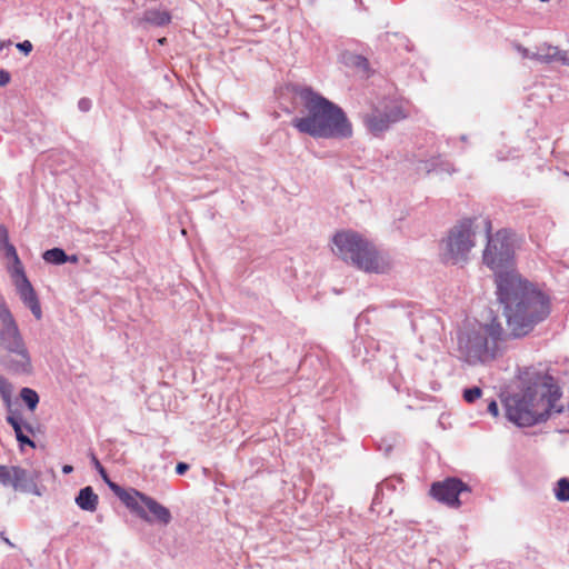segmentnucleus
<instances>
[{"label":"nucleus","mask_w":569,"mask_h":569,"mask_svg":"<svg viewBox=\"0 0 569 569\" xmlns=\"http://www.w3.org/2000/svg\"><path fill=\"white\" fill-rule=\"evenodd\" d=\"M497 293L505 306L507 323L515 337L528 335L550 313L549 298L522 280L517 272L499 274Z\"/></svg>","instance_id":"1"},{"label":"nucleus","mask_w":569,"mask_h":569,"mask_svg":"<svg viewBox=\"0 0 569 569\" xmlns=\"http://www.w3.org/2000/svg\"><path fill=\"white\" fill-rule=\"evenodd\" d=\"M292 92L300 99L305 111L291 122L299 132L323 139L352 137V123L338 104L307 86H295Z\"/></svg>","instance_id":"2"},{"label":"nucleus","mask_w":569,"mask_h":569,"mask_svg":"<svg viewBox=\"0 0 569 569\" xmlns=\"http://www.w3.org/2000/svg\"><path fill=\"white\" fill-rule=\"evenodd\" d=\"M560 398L558 389L533 385L522 393L510 396L505 401L507 418L519 427H530L549 417L553 402Z\"/></svg>","instance_id":"3"},{"label":"nucleus","mask_w":569,"mask_h":569,"mask_svg":"<svg viewBox=\"0 0 569 569\" xmlns=\"http://www.w3.org/2000/svg\"><path fill=\"white\" fill-rule=\"evenodd\" d=\"M503 328L497 318L488 323H479L458 335V351L469 365L486 363L499 353Z\"/></svg>","instance_id":"4"},{"label":"nucleus","mask_w":569,"mask_h":569,"mask_svg":"<svg viewBox=\"0 0 569 569\" xmlns=\"http://www.w3.org/2000/svg\"><path fill=\"white\" fill-rule=\"evenodd\" d=\"M0 361L14 373H29L31 359L10 310L0 305Z\"/></svg>","instance_id":"5"},{"label":"nucleus","mask_w":569,"mask_h":569,"mask_svg":"<svg viewBox=\"0 0 569 569\" xmlns=\"http://www.w3.org/2000/svg\"><path fill=\"white\" fill-rule=\"evenodd\" d=\"M337 254L350 260L357 268L366 272H385L388 264L378 254L375 247L353 231H341L333 237Z\"/></svg>","instance_id":"6"},{"label":"nucleus","mask_w":569,"mask_h":569,"mask_svg":"<svg viewBox=\"0 0 569 569\" xmlns=\"http://www.w3.org/2000/svg\"><path fill=\"white\" fill-rule=\"evenodd\" d=\"M486 232L488 234V243L483 251V262L496 272V281L500 273L508 271L516 272L511 267L512 260V244L510 234L507 230H499L495 236H491L492 223L486 220Z\"/></svg>","instance_id":"7"},{"label":"nucleus","mask_w":569,"mask_h":569,"mask_svg":"<svg viewBox=\"0 0 569 569\" xmlns=\"http://www.w3.org/2000/svg\"><path fill=\"white\" fill-rule=\"evenodd\" d=\"M475 234L472 219H463L453 226L442 241V259L453 264L466 261L476 246Z\"/></svg>","instance_id":"8"},{"label":"nucleus","mask_w":569,"mask_h":569,"mask_svg":"<svg viewBox=\"0 0 569 569\" xmlns=\"http://www.w3.org/2000/svg\"><path fill=\"white\" fill-rule=\"evenodd\" d=\"M469 492L468 486L457 478H447L443 481H437L431 485L430 495L449 507H459V496Z\"/></svg>","instance_id":"9"},{"label":"nucleus","mask_w":569,"mask_h":569,"mask_svg":"<svg viewBox=\"0 0 569 569\" xmlns=\"http://www.w3.org/2000/svg\"><path fill=\"white\" fill-rule=\"evenodd\" d=\"M30 473L19 466H0V483L14 490L26 491L32 485Z\"/></svg>","instance_id":"10"},{"label":"nucleus","mask_w":569,"mask_h":569,"mask_svg":"<svg viewBox=\"0 0 569 569\" xmlns=\"http://www.w3.org/2000/svg\"><path fill=\"white\" fill-rule=\"evenodd\" d=\"M402 118H405V114L398 109L391 112H381L375 110L366 117L365 123L368 130L377 136L386 131L392 122H396Z\"/></svg>","instance_id":"11"},{"label":"nucleus","mask_w":569,"mask_h":569,"mask_svg":"<svg viewBox=\"0 0 569 569\" xmlns=\"http://www.w3.org/2000/svg\"><path fill=\"white\" fill-rule=\"evenodd\" d=\"M14 286L23 303L31 310L37 319H40L42 316L40 302L30 281H22Z\"/></svg>","instance_id":"12"},{"label":"nucleus","mask_w":569,"mask_h":569,"mask_svg":"<svg viewBox=\"0 0 569 569\" xmlns=\"http://www.w3.org/2000/svg\"><path fill=\"white\" fill-rule=\"evenodd\" d=\"M129 509L139 515L142 519L150 521L149 516L144 510V499H148V496L139 492L138 490H124V492L119 498Z\"/></svg>","instance_id":"13"},{"label":"nucleus","mask_w":569,"mask_h":569,"mask_svg":"<svg viewBox=\"0 0 569 569\" xmlns=\"http://www.w3.org/2000/svg\"><path fill=\"white\" fill-rule=\"evenodd\" d=\"M143 508H147L152 515V519L150 518V521L156 520L164 526L171 521L170 510L150 497L144 499Z\"/></svg>","instance_id":"14"},{"label":"nucleus","mask_w":569,"mask_h":569,"mask_svg":"<svg viewBox=\"0 0 569 569\" xmlns=\"http://www.w3.org/2000/svg\"><path fill=\"white\" fill-rule=\"evenodd\" d=\"M76 503L80 509L93 512L97 510L99 498L98 495L94 493L93 489L88 486L79 491L76 498Z\"/></svg>","instance_id":"15"},{"label":"nucleus","mask_w":569,"mask_h":569,"mask_svg":"<svg viewBox=\"0 0 569 569\" xmlns=\"http://www.w3.org/2000/svg\"><path fill=\"white\" fill-rule=\"evenodd\" d=\"M563 56L565 54H563L562 50H559L557 47H550V46L532 56H528L527 51H525V57L535 59L542 63H551V62H561L562 63Z\"/></svg>","instance_id":"16"},{"label":"nucleus","mask_w":569,"mask_h":569,"mask_svg":"<svg viewBox=\"0 0 569 569\" xmlns=\"http://www.w3.org/2000/svg\"><path fill=\"white\" fill-rule=\"evenodd\" d=\"M142 21L153 26L161 27L170 23L171 16L168 11L151 9L144 12Z\"/></svg>","instance_id":"17"},{"label":"nucleus","mask_w":569,"mask_h":569,"mask_svg":"<svg viewBox=\"0 0 569 569\" xmlns=\"http://www.w3.org/2000/svg\"><path fill=\"white\" fill-rule=\"evenodd\" d=\"M7 422L13 428L16 437H17V440L21 445H28L31 448L36 447V443L28 436H26L23 433L20 420L17 417H14L12 415L8 416L7 417Z\"/></svg>","instance_id":"18"},{"label":"nucleus","mask_w":569,"mask_h":569,"mask_svg":"<svg viewBox=\"0 0 569 569\" xmlns=\"http://www.w3.org/2000/svg\"><path fill=\"white\" fill-rule=\"evenodd\" d=\"M43 259L48 263L62 264L69 260V257L60 248L49 249L43 253Z\"/></svg>","instance_id":"19"},{"label":"nucleus","mask_w":569,"mask_h":569,"mask_svg":"<svg viewBox=\"0 0 569 569\" xmlns=\"http://www.w3.org/2000/svg\"><path fill=\"white\" fill-rule=\"evenodd\" d=\"M9 273L14 284L20 283L22 281H28L24 268L20 259H17L14 262H12V266L9 268Z\"/></svg>","instance_id":"20"},{"label":"nucleus","mask_w":569,"mask_h":569,"mask_svg":"<svg viewBox=\"0 0 569 569\" xmlns=\"http://www.w3.org/2000/svg\"><path fill=\"white\" fill-rule=\"evenodd\" d=\"M20 396L31 411L37 408L39 403V396L33 389L22 388Z\"/></svg>","instance_id":"21"},{"label":"nucleus","mask_w":569,"mask_h":569,"mask_svg":"<svg viewBox=\"0 0 569 569\" xmlns=\"http://www.w3.org/2000/svg\"><path fill=\"white\" fill-rule=\"evenodd\" d=\"M0 396L2 400L10 406L11 405V397H12V386L11 383L0 376Z\"/></svg>","instance_id":"22"},{"label":"nucleus","mask_w":569,"mask_h":569,"mask_svg":"<svg viewBox=\"0 0 569 569\" xmlns=\"http://www.w3.org/2000/svg\"><path fill=\"white\" fill-rule=\"evenodd\" d=\"M556 497L560 501H569V480L562 478L558 481Z\"/></svg>","instance_id":"23"},{"label":"nucleus","mask_w":569,"mask_h":569,"mask_svg":"<svg viewBox=\"0 0 569 569\" xmlns=\"http://www.w3.org/2000/svg\"><path fill=\"white\" fill-rule=\"evenodd\" d=\"M482 395V391L480 388L478 387H473V388H470V389H466L463 391V399L469 402V403H472L475 402L477 399H479Z\"/></svg>","instance_id":"24"},{"label":"nucleus","mask_w":569,"mask_h":569,"mask_svg":"<svg viewBox=\"0 0 569 569\" xmlns=\"http://www.w3.org/2000/svg\"><path fill=\"white\" fill-rule=\"evenodd\" d=\"M1 249L4 251L6 257L12 262H14L17 259H20L12 243H7V246L2 247Z\"/></svg>","instance_id":"25"},{"label":"nucleus","mask_w":569,"mask_h":569,"mask_svg":"<svg viewBox=\"0 0 569 569\" xmlns=\"http://www.w3.org/2000/svg\"><path fill=\"white\" fill-rule=\"evenodd\" d=\"M7 243H10L8 229L0 224V248L6 247Z\"/></svg>","instance_id":"26"},{"label":"nucleus","mask_w":569,"mask_h":569,"mask_svg":"<svg viewBox=\"0 0 569 569\" xmlns=\"http://www.w3.org/2000/svg\"><path fill=\"white\" fill-rule=\"evenodd\" d=\"M109 488L114 492V495L120 498V496L124 492L126 489L121 488L117 483L112 482L109 478L108 480H104Z\"/></svg>","instance_id":"27"},{"label":"nucleus","mask_w":569,"mask_h":569,"mask_svg":"<svg viewBox=\"0 0 569 569\" xmlns=\"http://www.w3.org/2000/svg\"><path fill=\"white\" fill-rule=\"evenodd\" d=\"M78 107L81 111L87 112L91 108V101L88 98H82L78 102Z\"/></svg>","instance_id":"28"},{"label":"nucleus","mask_w":569,"mask_h":569,"mask_svg":"<svg viewBox=\"0 0 569 569\" xmlns=\"http://www.w3.org/2000/svg\"><path fill=\"white\" fill-rule=\"evenodd\" d=\"M17 48L23 51L26 54H29L32 50V43L28 40L20 42L17 44Z\"/></svg>","instance_id":"29"},{"label":"nucleus","mask_w":569,"mask_h":569,"mask_svg":"<svg viewBox=\"0 0 569 569\" xmlns=\"http://www.w3.org/2000/svg\"><path fill=\"white\" fill-rule=\"evenodd\" d=\"M93 463H94L96 469L101 475L102 479L103 480H108V475H107L106 469L102 467V465L100 463V461L96 457H93Z\"/></svg>","instance_id":"30"},{"label":"nucleus","mask_w":569,"mask_h":569,"mask_svg":"<svg viewBox=\"0 0 569 569\" xmlns=\"http://www.w3.org/2000/svg\"><path fill=\"white\" fill-rule=\"evenodd\" d=\"M10 81V76L7 71L0 70V87L6 86Z\"/></svg>","instance_id":"31"},{"label":"nucleus","mask_w":569,"mask_h":569,"mask_svg":"<svg viewBox=\"0 0 569 569\" xmlns=\"http://www.w3.org/2000/svg\"><path fill=\"white\" fill-rule=\"evenodd\" d=\"M188 470H189V465L186 462H178V465L176 466V472L178 475H183Z\"/></svg>","instance_id":"32"},{"label":"nucleus","mask_w":569,"mask_h":569,"mask_svg":"<svg viewBox=\"0 0 569 569\" xmlns=\"http://www.w3.org/2000/svg\"><path fill=\"white\" fill-rule=\"evenodd\" d=\"M488 411L493 416V417H497L498 416V405L496 401H491L489 405H488Z\"/></svg>","instance_id":"33"},{"label":"nucleus","mask_w":569,"mask_h":569,"mask_svg":"<svg viewBox=\"0 0 569 569\" xmlns=\"http://www.w3.org/2000/svg\"><path fill=\"white\" fill-rule=\"evenodd\" d=\"M72 471H73V467L70 465H66L62 467V472L66 475L71 473Z\"/></svg>","instance_id":"34"},{"label":"nucleus","mask_w":569,"mask_h":569,"mask_svg":"<svg viewBox=\"0 0 569 569\" xmlns=\"http://www.w3.org/2000/svg\"><path fill=\"white\" fill-rule=\"evenodd\" d=\"M563 58H562V63L563 64H569V49L568 50H565L563 51Z\"/></svg>","instance_id":"35"},{"label":"nucleus","mask_w":569,"mask_h":569,"mask_svg":"<svg viewBox=\"0 0 569 569\" xmlns=\"http://www.w3.org/2000/svg\"><path fill=\"white\" fill-rule=\"evenodd\" d=\"M166 42H167V38H160L158 40V43L161 44V46H163Z\"/></svg>","instance_id":"36"},{"label":"nucleus","mask_w":569,"mask_h":569,"mask_svg":"<svg viewBox=\"0 0 569 569\" xmlns=\"http://www.w3.org/2000/svg\"><path fill=\"white\" fill-rule=\"evenodd\" d=\"M77 260H78V259H77V257H76V256H72L71 258H69V260H68V261L77 262Z\"/></svg>","instance_id":"37"}]
</instances>
